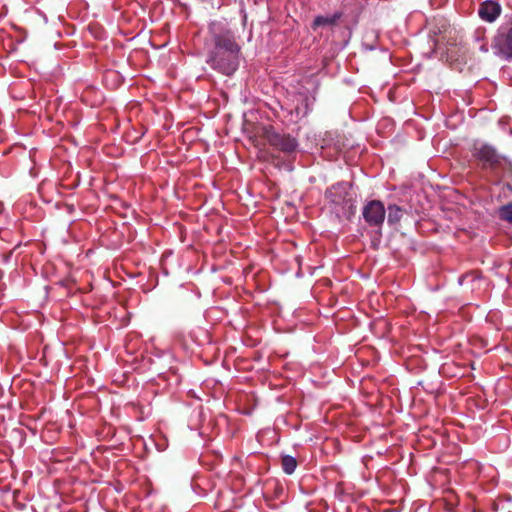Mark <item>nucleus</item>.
<instances>
[{
    "label": "nucleus",
    "instance_id": "obj_1",
    "mask_svg": "<svg viewBox=\"0 0 512 512\" xmlns=\"http://www.w3.org/2000/svg\"><path fill=\"white\" fill-rule=\"evenodd\" d=\"M240 46L231 31L213 33L207 63L214 70L230 76L239 66Z\"/></svg>",
    "mask_w": 512,
    "mask_h": 512
},
{
    "label": "nucleus",
    "instance_id": "obj_2",
    "mask_svg": "<svg viewBox=\"0 0 512 512\" xmlns=\"http://www.w3.org/2000/svg\"><path fill=\"white\" fill-rule=\"evenodd\" d=\"M472 156L484 170L496 172L503 168L506 158L500 155L496 148L487 143H475L472 148Z\"/></svg>",
    "mask_w": 512,
    "mask_h": 512
},
{
    "label": "nucleus",
    "instance_id": "obj_3",
    "mask_svg": "<svg viewBox=\"0 0 512 512\" xmlns=\"http://www.w3.org/2000/svg\"><path fill=\"white\" fill-rule=\"evenodd\" d=\"M349 187L347 183L340 182L332 185L325 192L326 199L331 203L338 207L344 216H349L354 214V203L349 195Z\"/></svg>",
    "mask_w": 512,
    "mask_h": 512
},
{
    "label": "nucleus",
    "instance_id": "obj_4",
    "mask_svg": "<svg viewBox=\"0 0 512 512\" xmlns=\"http://www.w3.org/2000/svg\"><path fill=\"white\" fill-rule=\"evenodd\" d=\"M262 137L274 149L290 155L298 147L296 138L290 134L278 132L273 126H266L262 129Z\"/></svg>",
    "mask_w": 512,
    "mask_h": 512
},
{
    "label": "nucleus",
    "instance_id": "obj_5",
    "mask_svg": "<svg viewBox=\"0 0 512 512\" xmlns=\"http://www.w3.org/2000/svg\"><path fill=\"white\" fill-rule=\"evenodd\" d=\"M492 46L504 58H512V23L502 25L498 29Z\"/></svg>",
    "mask_w": 512,
    "mask_h": 512
},
{
    "label": "nucleus",
    "instance_id": "obj_6",
    "mask_svg": "<svg viewBox=\"0 0 512 512\" xmlns=\"http://www.w3.org/2000/svg\"><path fill=\"white\" fill-rule=\"evenodd\" d=\"M385 207L379 200L369 201L363 208V218L370 226L379 227L385 220Z\"/></svg>",
    "mask_w": 512,
    "mask_h": 512
},
{
    "label": "nucleus",
    "instance_id": "obj_7",
    "mask_svg": "<svg viewBox=\"0 0 512 512\" xmlns=\"http://www.w3.org/2000/svg\"><path fill=\"white\" fill-rule=\"evenodd\" d=\"M500 12V5L491 0L483 2L478 11L481 19L487 22H493L500 15Z\"/></svg>",
    "mask_w": 512,
    "mask_h": 512
},
{
    "label": "nucleus",
    "instance_id": "obj_8",
    "mask_svg": "<svg viewBox=\"0 0 512 512\" xmlns=\"http://www.w3.org/2000/svg\"><path fill=\"white\" fill-rule=\"evenodd\" d=\"M281 464L283 471L286 474L291 475L297 467V460L293 456L285 455L282 457Z\"/></svg>",
    "mask_w": 512,
    "mask_h": 512
},
{
    "label": "nucleus",
    "instance_id": "obj_9",
    "mask_svg": "<svg viewBox=\"0 0 512 512\" xmlns=\"http://www.w3.org/2000/svg\"><path fill=\"white\" fill-rule=\"evenodd\" d=\"M402 209L397 205H389L388 207V223L397 224L402 218Z\"/></svg>",
    "mask_w": 512,
    "mask_h": 512
},
{
    "label": "nucleus",
    "instance_id": "obj_10",
    "mask_svg": "<svg viewBox=\"0 0 512 512\" xmlns=\"http://www.w3.org/2000/svg\"><path fill=\"white\" fill-rule=\"evenodd\" d=\"M338 19V16L326 17V16H317L312 24L313 29L321 26H330L334 25Z\"/></svg>",
    "mask_w": 512,
    "mask_h": 512
},
{
    "label": "nucleus",
    "instance_id": "obj_11",
    "mask_svg": "<svg viewBox=\"0 0 512 512\" xmlns=\"http://www.w3.org/2000/svg\"><path fill=\"white\" fill-rule=\"evenodd\" d=\"M500 219L512 224V203L503 205L499 209Z\"/></svg>",
    "mask_w": 512,
    "mask_h": 512
}]
</instances>
